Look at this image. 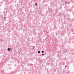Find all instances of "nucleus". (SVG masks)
<instances>
[{"instance_id":"obj_1","label":"nucleus","mask_w":74,"mask_h":74,"mask_svg":"<svg viewBox=\"0 0 74 74\" xmlns=\"http://www.w3.org/2000/svg\"><path fill=\"white\" fill-rule=\"evenodd\" d=\"M8 51H10V48L8 49Z\"/></svg>"},{"instance_id":"obj_2","label":"nucleus","mask_w":74,"mask_h":74,"mask_svg":"<svg viewBox=\"0 0 74 74\" xmlns=\"http://www.w3.org/2000/svg\"><path fill=\"white\" fill-rule=\"evenodd\" d=\"M38 53H40V51H38Z\"/></svg>"},{"instance_id":"obj_3","label":"nucleus","mask_w":74,"mask_h":74,"mask_svg":"<svg viewBox=\"0 0 74 74\" xmlns=\"http://www.w3.org/2000/svg\"><path fill=\"white\" fill-rule=\"evenodd\" d=\"M42 53H44V51H42Z\"/></svg>"},{"instance_id":"obj_4","label":"nucleus","mask_w":74,"mask_h":74,"mask_svg":"<svg viewBox=\"0 0 74 74\" xmlns=\"http://www.w3.org/2000/svg\"><path fill=\"white\" fill-rule=\"evenodd\" d=\"M42 56H44V54H42Z\"/></svg>"},{"instance_id":"obj_5","label":"nucleus","mask_w":74,"mask_h":74,"mask_svg":"<svg viewBox=\"0 0 74 74\" xmlns=\"http://www.w3.org/2000/svg\"><path fill=\"white\" fill-rule=\"evenodd\" d=\"M36 5H37V3H36Z\"/></svg>"},{"instance_id":"obj_6","label":"nucleus","mask_w":74,"mask_h":74,"mask_svg":"<svg viewBox=\"0 0 74 74\" xmlns=\"http://www.w3.org/2000/svg\"><path fill=\"white\" fill-rule=\"evenodd\" d=\"M65 67H67V66H65Z\"/></svg>"}]
</instances>
